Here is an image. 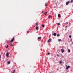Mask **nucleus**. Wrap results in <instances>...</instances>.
I'll use <instances>...</instances> for the list:
<instances>
[{
    "label": "nucleus",
    "mask_w": 73,
    "mask_h": 73,
    "mask_svg": "<svg viewBox=\"0 0 73 73\" xmlns=\"http://www.w3.org/2000/svg\"><path fill=\"white\" fill-rule=\"evenodd\" d=\"M51 41L52 39H49L47 41V42H48V43H50V42H51Z\"/></svg>",
    "instance_id": "f257e3e1"
},
{
    "label": "nucleus",
    "mask_w": 73,
    "mask_h": 73,
    "mask_svg": "<svg viewBox=\"0 0 73 73\" xmlns=\"http://www.w3.org/2000/svg\"><path fill=\"white\" fill-rule=\"evenodd\" d=\"M56 35H57V33H52V36L53 35L54 36H56Z\"/></svg>",
    "instance_id": "f03ea898"
},
{
    "label": "nucleus",
    "mask_w": 73,
    "mask_h": 73,
    "mask_svg": "<svg viewBox=\"0 0 73 73\" xmlns=\"http://www.w3.org/2000/svg\"><path fill=\"white\" fill-rule=\"evenodd\" d=\"M9 55V53L8 52V51L7 50V53H6V57H8V55Z\"/></svg>",
    "instance_id": "7ed1b4c3"
},
{
    "label": "nucleus",
    "mask_w": 73,
    "mask_h": 73,
    "mask_svg": "<svg viewBox=\"0 0 73 73\" xmlns=\"http://www.w3.org/2000/svg\"><path fill=\"white\" fill-rule=\"evenodd\" d=\"M61 52L62 53H63L64 52H65V50L63 49H61Z\"/></svg>",
    "instance_id": "20e7f679"
},
{
    "label": "nucleus",
    "mask_w": 73,
    "mask_h": 73,
    "mask_svg": "<svg viewBox=\"0 0 73 73\" xmlns=\"http://www.w3.org/2000/svg\"><path fill=\"white\" fill-rule=\"evenodd\" d=\"M14 39H15V37H13L11 40L10 41V42H13L14 41Z\"/></svg>",
    "instance_id": "39448f33"
},
{
    "label": "nucleus",
    "mask_w": 73,
    "mask_h": 73,
    "mask_svg": "<svg viewBox=\"0 0 73 73\" xmlns=\"http://www.w3.org/2000/svg\"><path fill=\"white\" fill-rule=\"evenodd\" d=\"M70 68V66H68L66 68V70H68V68Z\"/></svg>",
    "instance_id": "423d86ee"
},
{
    "label": "nucleus",
    "mask_w": 73,
    "mask_h": 73,
    "mask_svg": "<svg viewBox=\"0 0 73 73\" xmlns=\"http://www.w3.org/2000/svg\"><path fill=\"white\" fill-rule=\"evenodd\" d=\"M69 4V1L67 2L66 3V4L67 5H68Z\"/></svg>",
    "instance_id": "0eeeda50"
},
{
    "label": "nucleus",
    "mask_w": 73,
    "mask_h": 73,
    "mask_svg": "<svg viewBox=\"0 0 73 73\" xmlns=\"http://www.w3.org/2000/svg\"><path fill=\"white\" fill-rule=\"evenodd\" d=\"M36 30H38V29H39L38 28V27L37 26L36 27Z\"/></svg>",
    "instance_id": "6e6552de"
},
{
    "label": "nucleus",
    "mask_w": 73,
    "mask_h": 73,
    "mask_svg": "<svg viewBox=\"0 0 73 73\" xmlns=\"http://www.w3.org/2000/svg\"><path fill=\"white\" fill-rule=\"evenodd\" d=\"M58 16L59 17H61V15L60 14H58Z\"/></svg>",
    "instance_id": "1a4fd4ad"
},
{
    "label": "nucleus",
    "mask_w": 73,
    "mask_h": 73,
    "mask_svg": "<svg viewBox=\"0 0 73 73\" xmlns=\"http://www.w3.org/2000/svg\"><path fill=\"white\" fill-rule=\"evenodd\" d=\"M10 44L11 46H13V44H12V43H10Z\"/></svg>",
    "instance_id": "9d476101"
},
{
    "label": "nucleus",
    "mask_w": 73,
    "mask_h": 73,
    "mask_svg": "<svg viewBox=\"0 0 73 73\" xmlns=\"http://www.w3.org/2000/svg\"><path fill=\"white\" fill-rule=\"evenodd\" d=\"M57 37H59V36H60V34H57Z\"/></svg>",
    "instance_id": "9b49d317"
},
{
    "label": "nucleus",
    "mask_w": 73,
    "mask_h": 73,
    "mask_svg": "<svg viewBox=\"0 0 73 73\" xmlns=\"http://www.w3.org/2000/svg\"><path fill=\"white\" fill-rule=\"evenodd\" d=\"M38 39L39 40H40V39H41V37H39L38 38Z\"/></svg>",
    "instance_id": "f8f14e48"
},
{
    "label": "nucleus",
    "mask_w": 73,
    "mask_h": 73,
    "mask_svg": "<svg viewBox=\"0 0 73 73\" xmlns=\"http://www.w3.org/2000/svg\"><path fill=\"white\" fill-rule=\"evenodd\" d=\"M68 51L69 53H70V49H68Z\"/></svg>",
    "instance_id": "ddd939ff"
},
{
    "label": "nucleus",
    "mask_w": 73,
    "mask_h": 73,
    "mask_svg": "<svg viewBox=\"0 0 73 73\" xmlns=\"http://www.w3.org/2000/svg\"><path fill=\"white\" fill-rule=\"evenodd\" d=\"M69 38H72V35H70L69 36Z\"/></svg>",
    "instance_id": "4468645a"
},
{
    "label": "nucleus",
    "mask_w": 73,
    "mask_h": 73,
    "mask_svg": "<svg viewBox=\"0 0 73 73\" xmlns=\"http://www.w3.org/2000/svg\"><path fill=\"white\" fill-rule=\"evenodd\" d=\"M10 61L8 62V64H10Z\"/></svg>",
    "instance_id": "2eb2a0df"
},
{
    "label": "nucleus",
    "mask_w": 73,
    "mask_h": 73,
    "mask_svg": "<svg viewBox=\"0 0 73 73\" xmlns=\"http://www.w3.org/2000/svg\"><path fill=\"white\" fill-rule=\"evenodd\" d=\"M57 25H60V24L59 23H57Z\"/></svg>",
    "instance_id": "dca6fc26"
},
{
    "label": "nucleus",
    "mask_w": 73,
    "mask_h": 73,
    "mask_svg": "<svg viewBox=\"0 0 73 73\" xmlns=\"http://www.w3.org/2000/svg\"><path fill=\"white\" fill-rule=\"evenodd\" d=\"M58 41H59V42H60V41H61V39H58Z\"/></svg>",
    "instance_id": "f3484780"
},
{
    "label": "nucleus",
    "mask_w": 73,
    "mask_h": 73,
    "mask_svg": "<svg viewBox=\"0 0 73 73\" xmlns=\"http://www.w3.org/2000/svg\"><path fill=\"white\" fill-rule=\"evenodd\" d=\"M60 55L62 57H64V56L62 55V54H60Z\"/></svg>",
    "instance_id": "a211bd4d"
},
{
    "label": "nucleus",
    "mask_w": 73,
    "mask_h": 73,
    "mask_svg": "<svg viewBox=\"0 0 73 73\" xmlns=\"http://www.w3.org/2000/svg\"><path fill=\"white\" fill-rule=\"evenodd\" d=\"M59 63L61 64H62V62L61 61L59 62Z\"/></svg>",
    "instance_id": "6ab92c4d"
},
{
    "label": "nucleus",
    "mask_w": 73,
    "mask_h": 73,
    "mask_svg": "<svg viewBox=\"0 0 73 73\" xmlns=\"http://www.w3.org/2000/svg\"><path fill=\"white\" fill-rule=\"evenodd\" d=\"M48 13V11L46 12V13H45V15H46V13Z\"/></svg>",
    "instance_id": "aec40b11"
},
{
    "label": "nucleus",
    "mask_w": 73,
    "mask_h": 73,
    "mask_svg": "<svg viewBox=\"0 0 73 73\" xmlns=\"http://www.w3.org/2000/svg\"><path fill=\"white\" fill-rule=\"evenodd\" d=\"M73 0H71V3H73Z\"/></svg>",
    "instance_id": "412c9836"
},
{
    "label": "nucleus",
    "mask_w": 73,
    "mask_h": 73,
    "mask_svg": "<svg viewBox=\"0 0 73 73\" xmlns=\"http://www.w3.org/2000/svg\"><path fill=\"white\" fill-rule=\"evenodd\" d=\"M37 25H38V23H36V25L37 26Z\"/></svg>",
    "instance_id": "4be33fe9"
},
{
    "label": "nucleus",
    "mask_w": 73,
    "mask_h": 73,
    "mask_svg": "<svg viewBox=\"0 0 73 73\" xmlns=\"http://www.w3.org/2000/svg\"><path fill=\"white\" fill-rule=\"evenodd\" d=\"M42 27H45V25H42Z\"/></svg>",
    "instance_id": "5701e85b"
},
{
    "label": "nucleus",
    "mask_w": 73,
    "mask_h": 73,
    "mask_svg": "<svg viewBox=\"0 0 73 73\" xmlns=\"http://www.w3.org/2000/svg\"><path fill=\"white\" fill-rule=\"evenodd\" d=\"M15 70H14V71H13L12 73H15Z\"/></svg>",
    "instance_id": "b1692460"
},
{
    "label": "nucleus",
    "mask_w": 73,
    "mask_h": 73,
    "mask_svg": "<svg viewBox=\"0 0 73 73\" xmlns=\"http://www.w3.org/2000/svg\"><path fill=\"white\" fill-rule=\"evenodd\" d=\"M8 48V45H7V46L6 47V48Z\"/></svg>",
    "instance_id": "393cba45"
},
{
    "label": "nucleus",
    "mask_w": 73,
    "mask_h": 73,
    "mask_svg": "<svg viewBox=\"0 0 73 73\" xmlns=\"http://www.w3.org/2000/svg\"><path fill=\"white\" fill-rule=\"evenodd\" d=\"M57 56H58L59 57H60V55H58V54H57Z\"/></svg>",
    "instance_id": "a878e982"
},
{
    "label": "nucleus",
    "mask_w": 73,
    "mask_h": 73,
    "mask_svg": "<svg viewBox=\"0 0 73 73\" xmlns=\"http://www.w3.org/2000/svg\"><path fill=\"white\" fill-rule=\"evenodd\" d=\"M51 17V16H49V19H50Z\"/></svg>",
    "instance_id": "bb28decb"
},
{
    "label": "nucleus",
    "mask_w": 73,
    "mask_h": 73,
    "mask_svg": "<svg viewBox=\"0 0 73 73\" xmlns=\"http://www.w3.org/2000/svg\"><path fill=\"white\" fill-rule=\"evenodd\" d=\"M45 6H47V5H46V3H45Z\"/></svg>",
    "instance_id": "cd10ccee"
},
{
    "label": "nucleus",
    "mask_w": 73,
    "mask_h": 73,
    "mask_svg": "<svg viewBox=\"0 0 73 73\" xmlns=\"http://www.w3.org/2000/svg\"><path fill=\"white\" fill-rule=\"evenodd\" d=\"M48 55H49V54H50V53H48Z\"/></svg>",
    "instance_id": "c85d7f7f"
},
{
    "label": "nucleus",
    "mask_w": 73,
    "mask_h": 73,
    "mask_svg": "<svg viewBox=\"0 0 73 73\" xmlns=\"http://www.w3.org/2000/svg\"><path fill=\"white\" fill-rule=\"evenodd\" d=\"M67 27H68V26H66V28H67Z\"/></svg>",
    "instance_id": "c756f323"
},
{
    "label": "nucleus",
    "mask_w": 73,
    "mask_h": 73,
    "mask_svg": "<svg viewBox=\"0 0 73 73\" xmlns=\"http://www.w3.org/2000/svg\"><path fill=\"white\" fill-rule=\"evenodd\" d=\"M68 24V22H66V24Z\"/></svg>",
    "instance_id": "7c9ffc66"
},
{
    "label": "nucleus",
    "mask_w": 73,
    "mask_h": 73,
    "mask_svg": "<svg viewBox=\"0 0 73 73\" xmlns=\"http://www.w3.org/2000/svg\"><path fill=\"white\" fill-rule=\"evenodd\" d=\"M29 32V31H27V33H28Z\"/></svg>",
    "instance_id": "2f4dec72"
},
{
    "label": "nucleus",
    "mask_w": 73,
    "mask_h": 73,
    "mask_svg": "<svg viewBox=\"0 0 73 73\" xmlns=\"http://www.w3.org/2000/svg\"><path fill=\"white\" fill-rule=\"evenodd\" d=\"M1 55H0V58H1Z\"/></svg>",
    "instance_id": "473e14b6"
},
{
    "label": "nucleus",
    "mask_w": 73,
    "mask_h": 73,
    "mask_svg": "<svg viewBox=\"0 0 73 73\" xmlns=\"http://www.w3.org/2000/svg\"><path fill=\"white\" fill-rule=\"evenodd\" d=\"M43 12H44V11H42V13H43Z\"/></svg>",
    "instance_id": "72a5a7b5"
},
{
    "label": "nucleus",
    "mask_w": 73,
    "mask_h": 73,
    "mask_svg": "<svg viewBox=\"0 0 73 73\" xmlns=\"http://www.w3.org/2000/svg\"><path fill=\"white\" fill-rule=\"evenodd\" d=\"M67 65H66V67H67Z\"/></svg>",
    "instance_id": "f704fd0d"
},
{
    "label": "nucleus",
    "mask_w": 73,
    "mask_h": 73,
    "mask_svg": "<svg viewBox=\"0 0 73 73\" xmlns=\"http://www.w3.org/2000/svg\"><path fill=\"white\" fill-rule=\"evenodd\" d=\"M72 44H73V42L72 43Z\"/></svg>",
    "instance_id": "c9c22d12"
}]
</instances>
